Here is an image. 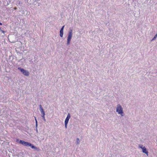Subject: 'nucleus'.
Here are the masks:
<instances>
[{
  "label": "nucleus",
  "mask_w": 157,
  "mask_h": 157,
  "mask_svg": "<svg viewBox=\"0 0 157 157\" xmlns=\"http://www.w3.org/2000/svg\"><path fill=\"white\" fill-rule=\"evenodd\" d=\"M19 142L20 144H22L24 146L27 147H30L34 149L36 151H40L39 148L34 146L33 144L29 142H25L22 140H19Z\"/></svg>",
  "instance_id": "f257e3e1"
},
{
  "label": "nucleus",
  "mask_w": 157,
  "mask_h": 157,
  "mask_svg": "<svg viewBox=\"0 0 157 157\" xmlns=\"http://www.w3.org/2000/svg\"><path fill=\"white\" fill-rule=\"evenodd\" d=\"M116 112H117L118 114H120L121 116H124L123 108L120 104H119L117 105L116 108Z\"/></svg>",
  "instance_id": "f03ea898"
},
{
  "label": "nucleus",
  "mask_w": 157,
  "mask_h": 157,
  "mask_svg": "<svg viewBox=\"0 0 157 157\" xmlns=\"http://www.w3.org/2000/svg\"><path fill=\"white\" fill-rule=\"evenodd\" d=\"M72 36V30H70L68 34V36L67 38V45L70 44V42Z\"/></svg>",
  "instance_id": "7ed1b4c3"
},
{
  "label": "nucleus",
  "mask_w": 157,
  "mask_h": 157,
  "mask_svg": "<svg viewBox=\"0 0 157 157\" xmlns=\"http://www.w3.org/2000/svg\"><path fill=\"white\" fill-rule=\"evenodd\" d=\"M18 69L21 72L25 75L26 76H28L29 75V73L27 70H25L23 68H21L20 67H18Z\"/></svg>",
  "instance_id": "20e7f679"
},
{
  "label": "nucleus",
  "mask_w": 157,
  "mask_h": 157,
  "mask_svg": "<svg viewBox=\"0 0 157 157\" xmlns=\"http://www.w3.org/2000/svg\"><path fill=\"white\" fill-rule=\"evenodd\" d=\"M71 117V115L70 113H68L67 114V115L65 120V122H64V124H65V127L66 128H67V124L69 121V119H70Z\"/></svg>",
  "instance_id": "39448f33"
},
{
  "label": "nucleus",
  "mask_w": 157,
  "mask_h": 157,
  "mask_svg": "<svg viewBox=\"0 0 157 157\" xmlns=\"http://www.w3.org/2000/svg\"><path fill=\"white\" fill-rule=\"evenodd\" d=\"M142 151L143 153H145L147 154H148V151H147L145 147L144 146V147H143V148L142 149Z\"/></svg>",
  "instance_id": "423d86ee"
},
{
  "label": "nucleus",
  "mask_w": 157,
  "mask_h": 157,
  "mask_svg": "<svg viewBox=\"0 0 157 157\" xmlns=\"http://www.w3.org/2000/svg\"><path fill=\"white\" fill-rule=\"evenodd\" d=\"M63 31L62 30H60V36L61 37H62L63 36Z\"/></svg>",
  "instance_id": "0eeeda50"
},
{
  "label": "nucleus",
  "mask_w": 157,
  "mask_h": 157,
  "mask_svg": "<svg viewBox=\"0 0 157 157\" xmlns=\"http://www.w3.org/2000/svg\"><path fill=\"white\" fill-rule=\"evenodd\" d=\"M39 109L40 112L44 111V109L42 108V107L41 105H39Z\"/></svg>",
  "instance_id": "6e6552de"
},
{
  "label": "nucleus",
  "mask_w": 157,
  "mask_h": 157,
  "mask_svg": "<svg viewBox=\"0 0 157 157\" xmlns=\"http://www.w3.org/2000/svg\"><path fill=\"white\" fill-rule=\"evenodd\" d=\"M80 143V140L78 138H77L76 139V143L77 144H79Z\"/></svg>",
  "instance_id": "1a4fd4ad"
},
{
  "label": "nucleus",
  "mask_w": 157,
  "mask_h": 157,
  "mask_svg": "<svg viewBox=\"0 0 157 157\" xmlns=\"http://www.w3.org/2000/svg\"><path fill=\"white\" fill-rule=\"evenodd\" d=\"M157 37V33L155 35V36H154L153 38L152 39L151 41H152L155 40Z\"/></svg>",
  "instance_id": "9d476101"
},
{
  "label": "nucleus",
  "mask_w": 157,
  "mask_h": 157,
  "mask_svg": "<svg viewBox=\"0 0 157 157\" xmlns=\"http://www.w3.org/2000/svg\"><path fill=\"white\" fill-rule=\"evenodd\" d=\"M41 113L42 114V116H43V117H44V116H45V112H44V110L43 111L41 112Z\"/></svg>",
  "instance_id": "9b49d317"
},
{
  "label": "nucleus",
  "mask_w": 157,
  "mask_h": 157,
  "mask_svg": "<svg viewBox=\"0 0 157 157\" xmlns=\"http://www.w3.org/2000/svg\"><path fill=\"white\" fill-rule=\"evenodd\" d=\"M35 120L36 121V127H37V122L36 119V117H35Z\"/></svg>",
  "instance_id": "f8f14e48"
},
{
  "label": "nucleus",
  "mask_w": 157,
  "mask_h": 157,
  "mask_svg": "<svg viewBox=\"0 0 157 157\" xmlns=\"http://www.w3.org/2000/svg\"><path fill=\"white\" fill-rule=\"evenodd\" d=\"M139 148H141L142 149L143 148V147H144L143 146L142 144H140L139 146Z\"/></svg>",
  "instance_id": "ddd939ff"
},
{
  "label": "nucleus",
  "mask_w": 157,
  "mask_h": 157,
  "mask_svg": "<svg viewBox=\"0 0 157 157\" xmlns=\"http://www.w3.org/2000/svg\"><path fill=\"white\" fill-rule=\"evenodd\" d=\"M43 118L44 120V121H46V119L45 118V117H44H44L43 116H41Z\"/></svg>",
  "instance_id": "4468645a"
},
{
  "label": "nucleus",
  "mask_w": 157,
  "mask_h": 157,
  "mask_svg": "<svg viewBox=\"0 0 157 157\" xmlns=\"http://www.w3.org/2000/svg\"><path fill=\"white\" fill-rule=\"evenodd\" d=\"M64 25L61 28V29L60 30H62L63 31V29H64Z\"/></svg>",
  "instance_id": "2eb2a0df"
},
{
  "label": "nucleus",
  "mask_w": 157,
  "mask_h": 157,
  "mask_svg": "<svg viewBox=\"0 0 157 157\" xmlns=\"http://www.w3.org/2000/svg\"><path fill=\"white\" fill-rule=\"evenodd\" d=\"M64 25L61 28V29L60 30H62L63 31V29H64Z\"/></svg>",
  "instance_id": "dca6fc26"
},
{
  "label": "nucleus",
  "mask_w": 157,
  "mask_h": 157,
  "mask_svg": "<svg viewBox=\"0 0 157 157\" xmlns=\"http://www.w3.org/2000/svg\"><path fill=\"white\" fill-rule=\"evenodd\" d=\"M0 31L3 33H5V32L4 31L2 30L1 29H0Z\"/></svg>",
  "instance_id": "f3484780"
},
{
  "label": "nucleus",
  "mask_w": 157,
  "mask_h": 157,
  "mask_svg": "<svg viewBox=\"0 0 157 157\" xmlns=\"http://www.w3.org/2000/svg\"><path fill=\"white\" fill-rule=\"evenodd\" d=\"M36 132L37 133L38 131L37 127H36Z\"/></svg>",
  "instance_id": "a211bd4d"
},
{
  "label": "nucleus",
  "mask_w": 157,
  "mask_h": 157,
  "mask_svg": "<svg viewBox=\"0 0 157 157\" xmlns=\"http://www.w3.org/2000/svg\"><path fill=\"white\" fill-rule=\"evenodd\" d=\"M17 8L16 7H15V8H14V9L15 10H17Z\"/></svg>",
  "instance_id": "6ab92c4d"
},
{
  "label": "nucleus",
  "mask_w": 157,
  "mask_h": 157,
  "mask_svg": "<svg viewBox=\"0 0 157 157\" xmlns=\"http://www.w3.org/2000/svg\"><path fill=\"white\" fill-rule=\"evenodd\" d=\"M2 25V23H1V22H0V25Z\"/></svg>",
  "instance_id": "aec40b11"
},
{
  "label": "nucleus",
  "mask_w": 157,
  "mask_h": 157,
  "mask_svg": "<svg viewBox=\"0 0 157 157\" xmlns=\"http://www.w3.org/2000/svg\"><path fill=\"white\" fill-rule=\"evenodd\" d=\"M0 29H1V28H0Z\"/></svg>",
  "instance_id": "412c9836"
}]
</instances>
